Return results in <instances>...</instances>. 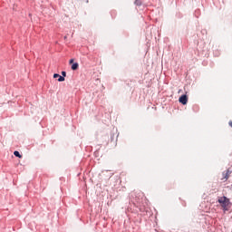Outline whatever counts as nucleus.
I'll list each match as a JSON object with an SVG mask.
<instances>
[{"label": "nucleus", "instance_id": "nucleus-7", "mask_svg": "<svg viewBox=\"0 0 232 232\" xmlns=\"http://www.w3.org/2000/svg\"><path fill=\"white\" fill-rule=\"evenodd\" d=\"M58 82H64V77L60 75L59 78H58Z\"/></svg>", "mask_w": 232, "mask_h": 232}, {"label": "nucleus", "instance_id": "nucleus-2", "mask_svg": "<svg viewBox=\"0 0 232 232\" xmlns=\"http://www.w3.org/2000/svg\"><path fill=\"white\" fill-rule=\"evenodd\" d=\"M179 102L183 105L188 104V96L186 94L181 95L179 99Z\"/></svg>", "mask_w": 232, "mask_h": 232}, {"label": "nucleus", "instance_id": "nucleus-5", "mask_svg": "<svg viewBox=\"0 0 232 232\" xmlns=\"http://www.w3.org/2000/svg\"><path fill=\"white\" fill-rule=\"evenodd\" d=\"M14 157H18V159H23V156L19 153V151L15 150L14 152Z\"/></svg>", "mask_w": 232, "mask_h": 232}, {"label": "nucleus", "instance_id": "nucleus-10", "mask_svg": "<svg viewBox=\"0 0 232 232\" xmlns=\"http://www.w3.org/2000/svg\"><path fill=\"white\" fill-rule=\"evenodd\" d=\"M69 63H70V64H73V59H71V60L69 61Z\"/></svg>", "mask_w": 232, "mask_h": 232}, {"label": "nucleus", "instance_id": "nucleus-1", "mask_svg": "<svg viewBox=\"0 0 232 232\" xmlns=\"http://www.w3.org/2000/svg\"><path fill=\"white\" fill-rule=\"evenodd\" d=\"M218 202L220 204L224 211H228L231 201L226 196L219 197Z\"/></svg>", "mask_w": 232, "mask_h": 232}, {"label": "nucleus", "instance_id": "nucleus-6", "mask_svg": "<svg viewBox=\"0 0 232 232\" xmlns=\"http://www.w3.org/2000/svg\"><path fill=\"white\" fill-rule=\"evenodd\" d=\"M134 4L137 5V6H140V5H142V2L140 0H135Z\"/></svg>", "mask_w": 232, "mask_h": 232}, {"label": "nucleus", "instance_id": "nucleus-9", "mask_svg": "<svg viewBox=\"0 0 232 232\" xmlns=\"http://www.w3.org/2000/svg\"><path fill=\"white\" fill-rule=\"evenodd\" d=\"M62 75H63V77H66V72H62Z\"/></svg>", "mask_w": 232, "mask_h": 232}, {"label": "nucleus", "instance_id": "nucleus-8", "mask_svg": "<svg viewBox=\"0 0 232 232\" xmlns=\"http://www.w3.org/2000/svg\"><path fill=\"white\" fill-rule=\"evenodd\" d=\"M59 77H61L60 74H57V73H54V74H53V78H54V79H57V78H59Z\"/></svg>", "mask_w": 232, "mask_h": 232}, {"label": "nucleus", "instance_id": "nucleus-4", "mask_svg": "<svg viewBox=\"0 0 232 232\" xmlns=\"http://www.w3.org/2000/svg\"><path fill=\"white\" fill-rule=\"evenodd\" d=\"M72 70H73V71L79 70V63H72Z\"/></svg>", "mask_w": 232, "mask_h": 232}, {"label": "nucleus", "instance_id": "nucleus-3", "mask_svg": "<svg viewBox=\"0 0 232 232\" xmlns=\"http://www.w3.org/2000/svg\"><path fill=\"white\" fill-rule=\"evenodd\" d=\"M229 175H231V171L229 169L226 170V172H223L222 180H227V179H229Z\"/></svg>", "mask_w": 232, "mask_h": 232}]
</instances>
